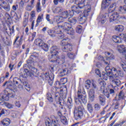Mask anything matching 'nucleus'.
Masks as SVG:
<instances>
[{"instance_id":"nucleus-46","label":"nucleus","mask_w":126,"mask_h":126,"mask_svg":"<svg viewBox=\"0 0 126 126\" xmlns=\"http://www.w3.org/2000/svg\"><path fill=\"white\" fill-rule=\"evenodd\" d=\"M28 22H29V20H28V18H24L22 22V26L23 27H26L27 25H28Z\"/></svg>"},{"instance_id":"nucleus-35","label":"nucleus","mask_w":126,"mask_h":126,"mask_svg":"<svg viewBox=\"0 0 126 126\" xmlns=\"http://www.w3.org/2000/svg\"><path fill=\"white\" fill-rule=\"evenodd\" d=\"M61 122L64 125V126H67L68 125V121L65 116H62L61 118Z\"/></svg>"},{"instance_id":"nucleus-48","label":"nucleus","mask_w":126,"mask_h":126,"mask_svg":"<svg viewBox=\"0 0 126 126\" xmlns=\"http://www.w3.org/2000/svg\"><path fill=\"white\" fill-rule=\"evenodd\" d=\"M51 92L52 94H56V93H60V90H58V88H56V87H53L51 89Z\"/></svg>"},{"instance_id":"nucleus-13","label":"nucleus","mask_w":126,"mask_h":126,"mask_svg":"<svg viewBox=\"0 0 126 126\" xmlns=\"http://www.w3.org/2000/svg\"><path fill=\"white\" fill-rule=\"evenodd\" d=\"M22 43H23V35H21V36L16 35L13 44L16 45V47H18L22 45Z\"/></svg>"},{"instance_id":"nucleus-21","label":"nucleus","mask_w":126,"mask_h":126,"mask_svg":"<svg viewBox=\"0 0 126 126\" xmlns=\"http://www.w3.org/2000/svg\"><path fill=\"white\" fill-rule=\"evenodd\" d=\"M51 75H50L49 73H41V75L39 76V77H41L42 78L43 80L44 81H47V80H49V79L51 77Z\"/></svg>"},{"instance_id":"nucleus-34","label":"nucleus","mask_w":126,"mask_h":126,"mask_svg":"<svg viewBox=\"0 0 126 126\" xmlns=\"http://www.w3.org/2000/svg\"><path fill=\"white\" fill-rule=\"evenodd\" d=\"M118 51L120 53H122L124 54V53H126V47L124 45H121L118 46Z\"/></svg>"},{"instance_id":"nucleus-27","label":"nucleus","mask_w":126,"mask_h":126,"mask_svg":"<svg viewBox=\"0 0 126 126\" xmlns=\"http://www.w3.org/2000/svg\"><path fill=\"white\" fill-rule=\"evenodd\" d=\"M116 5L117 4H116L115 3H113L112 5H110L108 9L109 13H111V12H113L115 11V10H116V9L117 8Z\"/></svg>"},{"instance_id":"nucleus-47","label":"nucleus","mask_w":126,"mask_h":126,"mask_svg":"<svg viewBox=\"0 0 126 126\" xmlns=\"http://www.w3.org/2000/svg\"><path fill=\"white\" fill-rule=\"evenodd\" d=\"M83 17H84V16H80L78 17V20L80 24H84L85 23V19H83Z\"/></svg>"},{"instance_id":"nucleus-11","label":"nucleus","mask_w":126,"mask_h":126,"mask_svg":"<svg viewBox=\"0 0 126 126\" xmlns=\"http://www.w3.org/2000/svg\"><path fill=\"white\" fill-rule=\"evenodd\" d=\"M67 12L68 16H70V17H72L74 14L81 15V13H82L81 10H79V8L76 6H72V9L69 10Z\"/></svg>"},{"instance_id":"nucleus-39","label":"nucleus","mask_w":126,"mask_h":126,"mask_svg":"<svg viewBox=\"0 0 126 126\" xmlns=\"http://www.w3.org/2000/svg\"><path fill=\"white\" fill-rule=\"evenodd\" d=\"M61 15L63 19H65L68 17V12L67 11H64L61 13Z\"/></svg>"},{"instance_id":"nucleus-12","label":"nucleus","mask_w":126,"mask_h":126,"mask_svg":"<svg viewBox=\"0 0 126 126\" xmlns=\"http://www.w3.org/2000/svg\"><path fill=\"white\" fill-rule=\"evenodd\" d=\"M39 56V54L37 53V52H33L32 55H31L29 60L27 61V63L29 66H31L32 65V63H34L35 61L38 60V57Z\"/></svg>"},{"instance_id":"nucleus-14","label":"nucleus","mask_w":126,"mask_h":126,"mask_svg":"<svg viewBox=\"0 0 126 126\" xmlns=\"http://www.w3.org/2000/svg\"><path fill=\"white\" fill-rule=\"evenodd\" d=\"M120 15L118 12H115L111 15L109 17V22H113L115 23V21H119L120 20Z\"/></svg>"},{"instance_id":"nucleus-4","label":"nucleus","mask_w":126,"mask_h":126,"mask_svg":"<svg viewBox=\"0 0 126 126\" xmlns=\"http://www.w3.org/2000/svg\"><path fill=\"white\" fill-rule=\"evenodd\" d=\"M77 97L75 98V104L76 105H86L87 103V94L85 91H82L81 89H79L77 93Z\"/></svg>"},{"instance_id":"nucleus-9","label":"nucleus","mask_w":126,"mask_h":126,"mask_svg":"<svg viewBox=\"0 0 126 126\" xmlns=\"http://www.w3.org/2000/svg\"><path fill=\"white\" fill-rule=\"evenodd\" d=\"M47 33L51 37H56V36H57L58 39H63L65 37L64 34L62 32V31L60 29H58L55 31L50 29L48 30Z\"/></svg>"},{"instance_id":"nucleus-33","label":"nucleus","mask_w":126,"mask_h":126,"mask_svg":"<svg viewBox=\"0 0 126 126\" xmlns=\"http://www.w3.org/2000/svg\"><path fill=\"white\" fill-rule=\"evenodd\" d=\"M18 8V5H13L12 6V9L14 10H12L10 12V15L12 17H13V15H15L16 13H15V11L17 10V8Z\"/></svg>"},{"instance_id":"nucleus-40","label":"nucleus","mask_w":126,"mask_h":126,"mask_svg":"<svg viewBox=\"0 0 126 126\" xmlns=\"http://www.w3.org/2000/svg\"><path fill=\"white\" fill-rule=\"evenodd\" d=\"M51 77L48 79V80H47V81L48 82V84L52 86L53 85V83H54V78H55V77L54 76V74H51Z\"/></svg>"},{"instance_id":"nucleus-36","label":"nucleus","mask_w":126,"mask_h":126,"mask_svg":"<svg viewBox=\"0 0 126 126\" xmlns=\"http://www.w3.org/2000/svg\"><path fill=\"white\" fill-rule=\"evenodd\" d=\"M115 87H114L113 85L112 84H110L109 85H108V90L109 91V93L110 94H115V90L114 89H115Z\"/></svg>"},{"instance_id":"nucleus-60","label":"nucleus","mask_w":126,"mask_h":126,"mask_svg":"<svg viewBox=\"0 0 126 126\" xmlns=\"http://www.w3.org/2000/svg\"><path fill=\"white\" fill-rule=\"evenodd\" d=\"M60 83L61 85H63L67 82V78H63L60 79Z\"/></svg>"},{"instance_id":"nucleus-10","label":"nucleus","mask_w":126,"mask_h":126,"mask_svg":"<svg viewBox=\"0 0 126 126\" xmlns=\"http://www.w3.org/2000/svg\"><path fill=\"white\" fill-rule=\"evenodd\" d=\"M58 27L63 28L65 32L69 35H74V30L71 28V24L65 22L63 25L59 26Z\"/></svg>"},{"instance_id":"nucleus-32","label":"nucleus","mask_w":126,"mask_h":126,"mask_svg":"<svg viewBox=\"0 0 126 126\" xmlns=\"http://www.w3.org/2000/svg\"><path fill=\"white\" fill-rule=\"evenodd\" d=\"M125 29V27L123 25H117L115 27V30L118 32H123Z\"/></svg>"},{"instance_id":"nucleus-44","label":"nucleus","mask_w":126,"mask_h":126,"mask_svg":"<svg viewBox=\"0 0 126 126\" xmlns=\"http://www.w3.org/2000/svg\"><path fill=\"white\" fill-rule=\"evenodd\" d=\"M75 54H73L71 53H68L67 56L70 60H73L75 58V55H77V49L75 50Z\"/></svg>"},{"instance_id":"nucleus-52","label":"nucleus","mask_w":126,"mask_h":126,"mask_svg":"<svg viewBox=\"0 0 126 126\" xmlns=\"http://www.w3.org/2000/svg\"><path fill=\"white\" fill-rule=\"evenodd\" d=\"M36 9L37 12H41L42 11V8H41V3L38 2L36 5Z\"/></svg>"},{"instance_id":"nucleus-38","label":"nucleus","mask_w":126,"mask_h":126,"mask_svg":"<svg viewBox=\"0 0 126 126\" xmlns=\"http://www.w3.org/2000/svg\"><path fill=\"white\" fill-rule=\"evenodd\" d=\"M83 31V27L81 25H78L76 27V32L79 34H81Z\"/></svg>"},{"instance_id":"nucleus-28","label":"nucleus","mask_w":126,"mask_h":126,"mask_svg":"<svg viewBox=\"0 0 126 126\" xmlns=\"http://www.w3.org/2000/svg\"><path fill=\"white\" fill-rule=\"evenodd\" d=\"M35 20H36V17H30V22H32L31 29L34 30V25L35 24Z\"/></svg>"},{"instance_id":"nucleus-62","label":"nucleus","mask_w":126,"mask_h":126,"mask_svg":"<svg viewBox=\"0 0 126 126\" xmlns=\"http://www.w3.org/2000/svg\"><path fill=\"white\" fill-rule=\"evenodd\" d=\"M36 32H34L32 34V36H30L29 38V41L32 42L36 37Z\"/></svg>"},{"instance_id":"nucleus-51","label":"nucleus","mask_w":126,"mask_h":126,"mask_svg":"<svg viewBox=\"0 0 126 126\" xmlns=\"http://www.w3.org/2000/svg\"><path fill=\"white\" fill-rule=\"evenodd\" d=\"M98 83L101 85V88H105V86H106V82L104 80L100 79L98 80Z\"/></svg>"},{"instance_id":"nucleus-42","label":"nucleus","mask_w":126,"mask_h":126,"mask_svg":"<svg viewBox=\"0 0 126 126\" xmlns=\"http://www.w3.org/2000/svg\"><path fill=\"white\" fill-rule=\"evenodd\" d=\"M43 41L40 38H37L35 39L34 40V44L36 46H38L39 47L41 46V45H42V43H43Z\"/></svg>"},{"instance_id":"nucleus-61","label":"nucleus","mask_w":126,"mask_h":126,"mask_svg":"<svg viewBox=\"0 0 126 126\" xmlns=\"http://www.w3.org/2000/svg\"><path fill=\"white\" fill-rule=\"evenodd\" d=\"M99 22H101V24H104L107 22V18L105 16H103L99 20Z\"/></svg>"},{"instance_id":"nucleus-23","label":"nucleus","mask_w":126,"mask_h":126,"mask_svg":"<svg viewBox=\"0 0 126 126\" xmlns=\"http://www.w3.org/2000/svg\"><path fill=\"white\" fill-rule=\"evenodd\" d=\"M115 71L116 72V73L114 75L116 77H118L119 78L121 77H124V73L123 70L121 69L117 70L116 69V71Z\"/></svg>"},{"instance_id":"nucleus-31","label":"nucleus","mask_w":126,"mask_h":126,"mask_svg":"<svg viewBox=\"0 0 126 126\" xmlns=\"http://www.w3.org/2000/svg\"><path fill=\"white\" fill-rule=\"evenodd\" d=\"M99 103L101 106H105L106 105V97L103 96H99Z\"/></svg>"},{"instance_id":"nucleus-17","label":"nucleus","mask_w":126,"mask_h":126,"mask_svg":"<svg viewBox=\"0 0 126 126\" xmlns=\"http://www.w3.org/2000/svg\"><path fill=\"white\" fill-rule=\"evenodd\" d=\"M89 97L91 102H93L95 99V91L94 89L90 90L89 92Z\"/></svg>"},{"instance_id":"nucleus-20","label":"nucleus","mask_w":126,"mask_h":126,"mask_svg":"<svg viewBox=\"0 0 126 126\" xmlns=\"http://www.w3.org/2000/svg\"><path fill=\"white\" fill-rule=\"evenodd\" d=\"M111 0H103L101 3V7L105 9L111 4Z\"/></svg>"},{"instance_id":"nucleus-7","label":"nucleus","mask_w":126,"mask_h":126,"mask_svg":"<svg viewBox=\"0 0 126 126\" xmlns=\"http://www.w3.org/2000/svg\"><path fill=\"white\" fill-rule=\"evenodd\" d=\"M85 112V108L82 105L78 106L77 109H75L74 111V117L75 120H81L83 118V115Z\"/></svg>"},{"instance_id":"nucleus-49","label":"nucleus","mask_w":126,"mask_h":126,"mask_svg":"<svg viewBox=\"0 0 126 126\" xmlns=\"http://www.w3.org/2000/svg\"><path fill=\"white\" fill-rule=\"evenodd\" d=\"M24 86L26 90H27L28 92H30V90H31V87H30V85H29L28 83H27V82L24 83Z\"/></svg>"},{"instance_id":"nucleus-15","label":"nucleus","mask_w":126,"mask_h":126,"mask_svg":"<svg viewBox=\"0 0 126 126\" xmlns=\"http://www.w3.org/2000/svg\"><path fill=\"white\" fill-rule=\"evenodd\" d=\"M109 79L113 82V83H115L117 86H121L122 83L121 82V81L115 76V74L110 75L109 76Z\"/></svg>"},{"instance_id":"nucleus-29","label":"nucleus","mask_w":126,"mask_h":126,"mask_svg":"<svg viewBox=\"0 0 126 126\" xmlns=\"http://www.w3.org/2000/svg\"><path fill=\"white\" fill-rule=\"evenodd\" d=\"M52 10L54 13H61L63 12V8L61 7H56L53 8Z\"/></svg>"},{"instance_id":"nucleus-3","label":"nucleus","mask_w":126,"mask_h":126,"mask_svg":"<svg viewBox=\"0 0 126 126\" xmlns=\"http://www.w3.org/2000/svg\"><path fill=\"white\" fill-rule=\"evenodd\" d=\"M47 99L50 103L55 102L57 105H60L62 109H63V106L65 105V102L63 100V98L61 96L60 93H56L55 94L54 98H53V95L51 94H48Z\"/></svg>"},{"instance_id":"nucleus-58","label":"nucleus","mask_w":126,"mask_h":126,"mask_svg":"<svg viewBox=\"0 0 126 126\" xmlns=\"http://www.w3.org/2000/svg\"><path fill=\"white\" fill-rule=\"evenodd\" d=\"M43 19H44V14H42L41 15H38L36 19V21L40 23V22H42V21H43Z\"/></svg>"},{"instance_id":"nucleus-6","label":"nucleus","mask_w":126,"mask_h":126,"mask_svg":"<svg viewBox=\"0 0 126 126\" xmlns=\"http://www.w3.org/2000/svg\"><path fill=\"white\" fill-rule=\"evenodd\" d=\"M76 65L75 63H71L68 64V67H66V65L65 64L62 65V70L59 73V76L61 77L63 76H64V75H67L68 73H70L71 72V70L73 69L74 67H75Z\"/></svg>"},{"instance_id":"nucleus-50","label":"nucleus","mask_w":126,"mask_h":126,"mask_svg":"<svg viewBox=\"0 0 126 126\" xmlns=\"http://www.w3.org/2000/svg\"><path fill=\"white\" fill-rule=\"evenodd\" d=\"M63 19L61 16H57L55 18V21H56L57 23H61L63 22Z\"/></svg>"},{"instance_id":"nucleus-16","label":"nucleus","mask_w":126,"mask_h":126,"mask_svg":"<svg viewBox=\"0 0 126 126\" xmlns=\"http://www.w3.org/2000/svg\"><path fill=\"white\" fill-rule=\"evenodd\" d=\"M62 51L65 53L71 52L72 51V44L68 43L67 45L62 47Z\"/></svg>"},{"instance_id":"nucleus-18","label":"nucleus","mask_w":126,"mask_h":126,"mask_svg":"<svg viewBox=\"0 0 126 126\" xmlns=\"http://www.w3.org/2000/svg\"><path fill=\"white\" fill-rule=\"evenodd\" d=\"M66 106L69 110L72 109V107H73V102H72V98L71 97H68Z\"/></svg>"},{"instance_id":"nucleus-53","label":"nucleus","mask_w":126,"mask_h":126,"mask_svg":"<svg viewBox=\"0 0 126 126\" xmlns=\"http://www.w3.org/2000/svg\"><path fill=\"white\" fill-rule=\"evenodd\" d=\"M68 21L72 24H76L77 22L76 18H69L68 19Z\"/></svg>"},{"instance_id":"nucleus-43","label":"nucleus","mask_w":126,"mask_h":126,"mask_svg":"<svg viewBox=\"0 0 126 126\" xmlns=\"http://www.w3.org/2000/svg\"><path fill=\"white\" fill-rule=\"evenodd\" d=\"M118 10L120 13H125L126 12V5L120 6Z\"/></svg>"},{"instance_id":"nucleus-5","label":"nucleus","mask_w":126,"mask_h":126,"mask_svg":"<svg viewBox=\"0 0 126 126\" xmlns=\"http://www.w3.org/2000/svg\"><path fill=\"white\" fill-rule=\"evenodd\" d=\"M8 87L4 91V94H2L1 98L4 101H8L9 98H14L15 96V91L12 89V85L8 84Z\"/></svg>"},{"instance_id":"nucleus-55","label":"nucleus","mask_w":126,"mask_h":126,"mask_svg":"<svg viewBox=\"0 0 126 126\" xmlns=\"http://www.w3.org/2000/svg\"><path fill=\"white\" fill-rule=\"evenodd\" d=\"M121 66L122 67L123 70L126 72V55H125V60L123 63L121 64Z\"/></svg>"},{"instance_id":"nucleus-30","label":"nucleus","mask_w":126,"mask_h":126,"mask_svg":"<svg viewBox=\"0 0 126 126\" xmlns=\"http://www.w3.org/2000/svg\"><path fill=\"white\" fill-rule=\"evenodd\" d=\"M40 48H42L45 52H48L49 51V46L47 44H46L44 41L41 43Z\"/></svg>"},{"instance_id":"nucleus-37","label":"nucleus","mask_w":126,"mask_h":126,"mask_svg":"<svg viewBox=\"0 0 126 126\" xmlns=\"http://www.w3.org/2000/svg\"><path fill=\"white\" fill-rule=\"evenodd\" d=\"M34 1H35V0H31V5H28L26 8V10L27 11H31L32 10V9L33 8V7H32V5H33L34 3Z\"/></svg>"},{"instance_id":"nucleus-64","label":"nucleus","mask_w":126,"mask_h":126,"mask_svg":"<svg viewBox=\"0 0 126 126\" xmlns=\"http://www.w3.org/2000/svg\"><path fill=\"white\" fill-rule=\"evenodd\" d=\"M52 122L55 126H58V125H59V120L56 117H54V119L52 120Z\"/></svg>"},{"instance_id":"nucleus-22","label":"nucleus","mask_w":126,"mask_h":126,"mask_svg":"<svg viewBox=\"0 0 126 126\" xmlns=\"http://www.w3.org/2000/svg\"><path fill=\"white\" fill-rule=\"evenodd\" d=\"M11 122L9 118H5L1 121V124L3 126H8L10 125Z\"/></svg>"},{"instance_id":"nucleus-59","label":"nucleus","mask_w":126,"mask_h":126,"mask_svg":"<svg viewBox=\"0 0 126 126\" xmlns=\"http://www.w3.org/2000/svg\"><path fill=\"white\" fill-rule=\"evenodd\" d=\"M33 69V71L32 70V73L30 74L31 76L34 75V74H37V75H39V71H38V69H37L36 68H34Z\"/></svg>"},{"instance_id":"nucleus-45","label":"nucleus","mask_w":126,"mask_h":126,"mask_svg":"<svg viewBox=\"0 0 126 126\" xmlns=\"http://www.w3.org/2000/svg\"><path fill=\"white\" fill-rule=\"evenodd\" d=\"M9 32H7V33L10 37L12 35V34L14 33V26H13L12 28L9 27Z\"/></svg>"},{"instance_id":"nucleus-8","label":"nucleus","mask_w":126,"mask_h":126,"mask_svg":"<svg viewBox=\"0 0 126 126\" xmlns=\"http://www.w3.org/2000/svg\"><path fill=\"white\" fill-rule=\"evenodd\" d=\"M106 72H103L102 75H101V77H102L103 79L104 80H108V77L110 79V76L111 75H114L113 74V71H117V68L113 67L111 69L110 66L108 65L106 66L105 67Z\"/></svg>"},{"instance_id":"nucleus-2","label":"nucleus","mask_w":126,"mask_h":126,"mask_svg":"<svg viewBox=\"0 0 126 126\" xmlns=\"http://www.w3.org/2000/svg\"><path fill=\"white\" fill-rule=\"evenodd\" d=\"M75 3L78 5L80 9L83 8L85 6L86 10H84L83 14L84 17H87L89 15V12L91 10V0H74Z\"/></svg>"},{"instance_id":"nucleus-41","label":"nucleus","mask_w":126,"mask_h":126,"mask_svg":"<svg viewBox=\"0 0 126 126\" xmlns=\"http://www.w3.org/2000/svg\"><path fill=\"white\" fill-rule=\"evenodd\" d=\"M9 114V110H6L5 109H2L0 112V118L4 115V116H7Z\"/></svg>"},{"instance_id":"nucleus-1","label":"nucleus","mask_w":126,"mask_h":126,"mask_svg":"<svg viewBox=\"0 0 126 126\" xmlns=\"http://www.w3.org/2000/svg\"><path fill=\"white\" fill-rule=\"evenodd\" d=\"M58 46H53L50 48V54H51V56L50 59H52L51 60V63H55L56 64L58 65H62V64H63L64 63H65V56L64 55H62L57 58V59H55L57 58V55L58 53Z\"/></svg>"},{"instance_id":"nucleus-57","label":"nucleus","mask_w":126,"mask_h":126,"mask_svg":"<svg viewBox=\"0 0 126 126\" xmlns=\"http://www.w3.org/2000/svg\"><path fill=\"white\" fill-rule=\"evenodd\" d=\"M64 0H53L54 5H58L59 3H63Z\"/></svg>"},{"instance_id":"nucleus-25","label":"nucleus","mask_w":126,"mask_h":126,"mask_svg":"<svg viewBox=\"0 0 126 126\" xmlns=\"http://www.w3.org/2000/svg\"><path fill=\"white\" fill-rule=\"evenodd\" d=\"M62 84H61V82L59 81H56L55 83L54 84V87L57 88L58 90H59L60 92H63V89L60 88Z\"/></svg>"},{"instance_id":"nucleus-19","label":"nucleus","mask_w":126,"mask_h":126,"mask_svg":"<svg viewBox=\"0 0 126 126\" xmlns=\"http://www.w3.org/2000/svg\"><path fill=\"white\" fill-rule=\"evenodd\" d=\"M70 41V39L67 37H65V38H63L62 41H61L60 45L62 46V47H65V46H66L69 44Z\"/></svg>"},{"instance_id":"nucleus-24","label":"nucleus","mask_w":126,"mask_h":126,"mask_svg":"<svg viewBox=\"0 0 126 126\" xmlns=\"http://www.w3.org/2000/svg\"><path fill=\"white\" fill-rule=\"evenodd\" d=\"M2 3L3 5H2L1 7H2V8H3V9H4V10H5L6 11H10V5H9V4H8L5 2L4 1H2Z\"/></svg>"},{"instance_id":"nucleus-26","label":"nucleus","mask_w":126,"mask_h":126,"mask_svg":"<svg viewBox=\"0 0 126 126\" xmlns=\"http://www.w3.org/2000/svg\"><path fill=\"white\" fill-rule=\"evenodd\" d=\"M5 19L8 24H11V22H12V19L9 14L7 13L5 14Z\"/></svg>"},{"instance_id":"nucleus-63","label":"nucleus","mask_w":126,"mask_h":126,"mask_svg":"<svg viewBox=\"0 0 126 126\" xmlns=\"http://www.w3.org/2000/svg\"><path fill=\"white\" fill-rule=\"evenodd\" d=\"M24 74H22V77L26 78L27 77V73L29 72V70L27 68H25L24 70Z\"/></svg>"},{"instance_id":"nucleus-54","label":"nucleus","mask_w":126,"mask_h":126,"mask_svg":"<svg viewBox=\"0 0 126 126\" xmlns=\"http://www.w3.org/2000/svg\"><path fill=\"white\" fill-rule=\"evenodd\" d=\"M124 96H125V94H124V91L122 90L118 94V99H117L118 101H120V100H121V99H124Z\"/></svg>"},{"instance_id":"nucleus-56","label":"nucleus","mask_w":126,"mask_h":126,"mask_svg":"<svg viewBox=\"0 0 126 126\" xmlns=\"http://www.w3.org/2000/svg\"><path fill=\"white\" fill-rule=\"evenodd\" d=\"M88 110L91 114L93 113V106H92V104L90 103H88L87 105Z\"/></svg>"}]
</instances>
